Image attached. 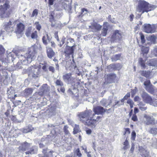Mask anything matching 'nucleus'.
I'll return each mask as SVG.
<instances>
[{"mask_svg": "<svg viewBox=\"0 0 157 157\" xmlns=\"http://www.w3.org/2000/svg\"><path fill=\"white\" fill-rule=\"evenodd\" d=\"M137 91V88L135 87L134 89H132L131 90V97L133 98L136 94Z\"/></svg>", "mask_w": 157, "mask_h": 157, "instance_id": "nucleus-49", "label": "nucleus"}, {"mask_svg": "<svg viewBox=\"0 0 157 157\" xmlns=\"http://www.w3.org/2000/svg\"><path fill=\"white\" fill-rule=\"evenodd\" d=\"M122 37L121 34L118 30L114 31L111 36L110 39L112 41H114L117 39H120Z\"/></svg>", "mask_w": 157, "mask_h": 157, "instance_id": "nucleus-11", "label": "nucleus"}, {"mask_svg": "<svg viewBox=\"0 0 157 157\" xmlns=\"http://www.w3.org/2000/svg\"><path fill=\"white\" fill-rule=\"evenodd\" d=\"M148 64L149 66H155L157 65V59H150Z\"/></svg>", "mask_w": 157, "mask_h": 157, "instance_id": "nucleus-22", "label": "nucleus"}, {"mask_svg": "<svg viewBox=\"0 0 157 157\" xmlns=\"http://www.w3.org/2000/svg\"><path fill=\"white\" fill-rule=\"evenodd\" d=\"M41 65L43 66L42 68L43 71L44 72H46L48 71L47 67L48 64L46 62L44 63H41Z\"/></svg>", "mask_w": 157, "mask_h": 157, "instance_id": "nucleus-36", "label": "nucleus"}, {"mask_svg": "<svg viewBox=\"0 0 157 157\" xmlns=\"http://www.w3.org/2000/svg\"><path fill=\"white\" fill-rule=\"evenodd\" d=\"M103 28L102 29L101 33L98 37L100 38L101 36H106L108 34V31L109 25L107 22L103 23Z\"/></svg>", "mask_w": 157, "mask_h": 157, "instance_id": "nucleus-8", "label": "nucleus"}, {"mask_svg": "<svg viewBox=\"0 0 157 157\" xmlns=\"http://www.w3.org/2000/svg\"><path fill=\"white\" fill-rule=\"evenodd\" d=\"M136 136V133L134 131L132 132L131 133V139L133 140H135Z\"/></svg>", "mask_w": 157, "mask_h": 157, "instance_id": "nucleus-48", "label": "nucleus"}, {"mask_svg": "<svg viewBox=\"0 0 157 157\" xmlns=\"http://www.w3.org/2000/svg\"><path fill=\"white\" fill-rule=\"evenodd\" d=\"M48 69L49 71H51L53 73L54 72L55 68L53 67L50 66L49 67Z\"/></svg>", "mask_w": 157, "mask_h": 157, "instance_id": "nucleus-60", "label": "nucleus"}, {"mask_svg": "<svg viewBox=\"0 0 157 157\" xmlns=\"http://www.w3.org/2000/svg\"><path fill=\"white\" fill-rule=\"evenodd\" d=\"M33 92V89L31 88H26L24 90V93L27 95H31Z\"/></svg>", "mask_w": 157, "mask_h": 157, "instance_id": "nucleus-26", "label": "nucleus"}, {"mask_svg": "<svg viewBox=\"0 0 157 157\" xmlns=\"http://www.w3.org/2000/svg\"><path fill=\"white\" fill-rule=\"evenodd\" d=\"M150 39L151 41H155L156 40V37L154 35H153L150 36Z\"/></svg>", "mask_w": 157, "mask_h": 157, "instance_id": "nucleus-53", "label": "nucleus"}, {"mask_svg": "<svg viewBox=\"0 0 157 157\" xmlns=\"http://www.w3.org/2000/svg\"><path fill=\"white\" fill-rule=\"evenodd\" d=\"M37 52L35 47L32 46L28 48L27 52L25 53L24 56H22V59L17 63L18 65L19 63H21L24 65H26L29 64L34 59L36 56Z\"/></svg>", "mask_w": 157, "mask_h": 157, "instance_id": "nucleus-2", "label": "nucleus"}, {"mask_svg": "<svg viewBox=\"0 0 157 157\" xmlns=\"http://www.w3.org/2000/svg\"><path fill=\"white\" fill-rule=\"evenodd\" d=\"M121 55V54H118L115 55L112 58V60L113 61H116L120 59Z\"/></svg>", "mask_w": 157, "mask_h": 157, "instance_id": "nucleus-31", "label": "nucleus"}, {"mask_svg": "<svg viewBox=\"0 0 157 157\" xmlns=\"http://www.w3.org/2000/svg\"><path fill=\"white\" fill-rule=\"evenodd\" d=\"M75 153L76 154V155L78 157H81L82 154L81 153L80 149L79 148H78L75 150Z\"/></svg>", "mask_w": 157, "mask_h": 157, "instance_id": "nucleus-40", "label": "nucleus"}, {"mask_svg": "<svg viewBox=\"0 0 157 157\" xmlns=\"http://www.w3.org/2000/svg\"><path fill=\"white\" fill-rule=\"evenodd\" d=\"M124 129L125 132H124V135H125L127 133H128V134H129L130 133V129L129 128H125Z\"/></svg>", "mask_w": 157, "mask_h": 157, "instance_id": "nucleus-54", "label": "nucleus"}, {"mask_svg": "<svg viewBox=\"0 0 157 157\" xmlns=\"http://www.w3.org/2000/svg\"><path fill=\"white\" fill-rule=\"evenodd\" d=\"M130 92H128L124 97L123 99L124 100H127L130 97Z\"/></svg>", "mask_w": 157, "mask_h": 157, "instance_id": "nucleus-52", "label": "nucleus"}, {"mask_svg": "<svg viewBox=\"0 0 157 157\" xmlns=\"http://www.w3.org/2000/svg\"><path fill=\"white\" fill-rule=\"evenodd\" d=\"M149 5V3L145 1H139L137 10L139 12H141L140 16L145 12H148L151 10Z\"/></svg>", "mask_w": 157, "mask_h": 157, "instance_id": "nucleus-4", "label": "nucleus"}, {"mask_svg": "<svg viewBox=\"0 0 157 157\" xmlns=\"http://www.w3.org/2000/svg\"><path fill=\"white\" fill-rule=\"evenodd\" d=\"M140 72L142 76L146 78L149 77L151 73V72L150 71H141Z\"/></svg>", "mask_w": 157, "mask_h": 157, "instance_id": "nucleus-21", "label": "nucleus"}, {"mask_svg": "<svg viewBox=\"0 0 157 157\" xmlns=\"http://www.w3.org/2000/svg\"><path fill=\"white\" fill-rule=\"evenodd\" d=\"M49 91V87L47 84H43L40 89V91L38 92V94L41 96H43Z\"/></svg>", "mask_w": 157, "mask_h": 157, "instance_id": "nucleus-9", "label": "nucleus"}, {"mask_svg": "<svg viewBox=\"0 0 157 157\" xmlns=\"http://www.w3.org/2000/svg\"><path fill=\"white\" fill-rule=\"evenodd\" d=\"M12 22L10 21H9L8 23L6 24L5 26V29L6 30H9V29H10L11 26L12 25Z\"/></svg>", "mask_w": 157, "mask_h": 157, "instance_id": "nucleus-38", "label": "nucleus"}, {"mask_svg": "<svg viewBox=\"0 0 157 157\" xmlns=\"http://www.w3.org/2000/svg\"><path fill=\"white\" fill-rule=\"evenodd\" d=\"M144 30L147 33H152L155 31V28L154 26H151L150 24H147L144 26Z\"/></svg>", "mask_w": 157, "mask_h": 157, "instance_id": "nucleus-13", "label": "nucleus"}, {"mask_svg": "<svg viewBox=\"0 0 157 157\" xmlns=\"http://www.w3.org/2000/svg\"><path fill=\"white\" fill-rule=\"evenodd\" d=\"M135 145L134 143H132V144L131 147L130 149V151L131 153H132L134 150Z\"/></svg>", "mask_w": 157, "mask_h": 157, "instance_id": "nucleus-58", "label": "nucleus"}, {"mask_svg": "<svg viewBox=\"0 0 157 157\" xmlns=\"http://www.w3.org/2000/svg\"><path fill=\"white\" fill-rule=\"evenodd\" d=\"M10 5L9 1L6 2L3 5L0 6V16L3 17L6 14V16L9 17L12 12L11 9H9Z\"/></svg>", "mask_w": 157, "mask_h": 157, "instance_id": "nucleus-5", "label": "nucleus"}, {"mask_svg": "<svg viewBox=\"0 0 157 157\" xmlns=\"http://www.w3.org/2000/svg\"><path fill=\"white\" fill-rule=\"evenodd\" d=\"M140 99V98L138 96H136L134 98V100L135 101H138Z\"/></svg>", "mask_w": 157, "mask_h": 157, "instance_id": "nucleus-62", "label": "nucleus"}, {"mask_svg": "<svg viewBox=\"0 0 157 157\" xmlns=\"http://www.w3.org/2000/svg\"><path fill=\"white\" fill-rule=\"evenodd\" d=\"M146 90L151 94H153L155 92L154 86L151 84L147 88H145Z\"/></svg>", "mask_w": 157, "mask_h": 157, "instance_id": "nucleus-23", "label": "nucleus"}, {"mask_svg": "<svg viewBox=\"0 0 157 157\" xmlns=\"http://www.w3.org/2000/svg\"><path fill=\"white\" fill-rule=\"evenodd\" d=\"M143 101L145 103L152 105L154 103V99L146 92L143 93L141 95Z\"/></svg>", "mask_w": 157, "mask_h": 157, "instance_id": "nucleus-7", "label": "nucleus"}, {"mask_svg": "<svg viewBox=\"0 0 157 157\" xmlns=\"http://www.w3.org/2000/svg\"><path fill=\"white\" fill-rule=\"evenodd\" d=\"M86 11V12H88V10L87 9H85V8H82L81 9V12L80 13V14L78 16V17H82L84 16V14H83V13L84 11Z\"/></svg>", "mask_w": 157, "mask_h": 157, "instance_id": "nucleus-41", "label": "nucleus"}, {"mask_svg": "<svg viewBox=\"0 0 157 157\" xmlns=\"http://www.w3.org/2000/svg\"><path fill=\"white\" fill-rule=\"evenodd\" d=\"M86 133L88 135H90L92 133V131L91 129L87 128L86 130Z\"/></svg>", "mask_w": 157, "mask_h": 157, "instance_id": "nucleus-59", "label": "nucleus"}, {"mask_svg": "<svg viewBox=\"0 0 157 157\" xmlns=\"http://www.w3.org/2000/svg\"><path fill=\"white\" fill-rule=\"evenodd\" d=\"M49 154L45 155L42 157H52V152L50 151H49Z\"/></svg>", "mask_w": 157, "mask_h": 157, "instance_id": "nucleus-55", "label": "nucleus"}, {"mask_svg": "<svg viewBox=\"0 0 157 157\" xmlns=\"http://www.w3.org/2000/svg\"><path fill=\"white\" fill-rule=\"evenodd\" d=\"M144 117L146 119L147 124L149 125L155 123V119L152 118L151 116L145 114L144 115Z\"/></svg>", "mask_w": 157, "mask_h": 157, "instance_id": "nucleus-16", "label": "nucleus"}, {"mask_svg": "<svg viewBox=\"0 0 157 157\" xmlns=\"http://www.w3.org/2000/svg\"><path fill=\"white\" fill-rule=\"evenodd\" d=\"M25 28V25L22 23L20 22L17 25L16 31L19 33H21L24 31Z\"/></svg>", "mask_w": 157, "mask_h": 157, "instance_id": "nucleus-15", "label": "nucleus"}, {"mask_svg": "<svg viewBox=\"0 0 157 157\" xmlns=\"http://www.w3.org/2000/svg\"><path fill=\"white\" fill-rule=\"evenodd\" d=\"M131 120L134 122H136L138 121L137 117L136 114H133L131 117Z\"/></svg>", "mask_w": 157, "mask_h": 157, "instance_id": "nucleus-43", "label": "nucleus"}, {"mask_svg": "<svg viewBox=\"0 0 157 157\" xmlns=\"http://www.w3.org/2000/svg\"><path fill=\"white\" fill-rule=\"evenodd\" d=\"M30 36L32 39H36L38 37L37 32L36 30L32 33Z\"/></svg>", "mask_w": 157, "mask_h": 157, "instance_id": "nucleus-29", "label": "nucleus"}, {"mask_svg": "<svg viewBox=\"0 0 157 157\" xmlns=\"http://www.w3.org/2000/svg\"><path fill=\"white\" fill-rule=\"evenodd\" d=\"M28 130V131L29 132H30L32 131L33 130V128L31 125L30 126H29L28 127V128L27 129Z\"/></svg>", "mask_w": 157, "mask_h": 157, "instance_id": "nucleus-64", "label": "nucleus"}, {"mask_svg": "<svg viewBox=\"0 0 157 157\" xmlns=\"http://www.w3.org/2000/svg\"><path fill=\"white\" fill-rule=\"evenodd\" d=\"M145 62L146 60H144L142 58H140L139 59L138 62L141 67L144 68H145L146 67Z\"/></svg>", "mask_w": 157, "mask_h": 157, "instance_id": "nucleus-24", "label": "nucleus"}, {"mask_svg": "<svg viewBox=\"0 0 157 157\" xmlns=\"http://www.w3.org/2000/svg\"><path fill=\"white\" fill-rule=\"evenodd\" d=\"M5 49L3 46L0 45V57L3 56V54L5 53Z\"/></svg>", "mask_w": 157, "mask_h": 157, "instance_id": "nucleus-37", "label": "nucleus"}, {"mask_svg": "<svg viewBox=\"0 0 157 157\" xmlns=\"http://www.w3.org/2000/svg\"><path fill=\"white\" fill-rule=\"evenodd\" d=\"M139 108L142 111H145L147 109V107H144L145 104L142 102H140L138 104Z\"/></svg>", "mask_w": 157, "mask_h": 157, "instance_id": "nucleus-28", "label": "nucleus"}, {"mask_svg": "<svg viewBox=\"0 0 157 157\" xmlns=\"http://www.w3.org/2000/svg\"><path fill=\"white\" fill-rule=\"evenodd\" d=\"M144 84L145 86L146 87H147L151 85V83L150 81L149 80H146L144 82Z\"/></svg>", "mask_w": 157, "mask_h": 157, "instance_id": "nucleus-45", "label": "nucleus"}, {"mask_svg": "<svg viewBox=\"0 0 157 157\" xmlns=\"http://www.w3.org/2000/svg\"><path fill=\"white\" fill-rule=\"evenodd\" d=\"M90 28L92 29H95L97 31H99L101 29L102 26L97 23L95 22L90 26Z\"/></svg>", "mask_w": 157, "mask_h": 157, "instance_id": "nucleus-18", "label": "nucleus"}, {"mask_svg": "<svg viewBox=\"0 0 157 157\" xmlns=\"http://www.w3.org/2000/svg\"><path fill=\"white\" fill-rule=\"evenodd\" d=\"M72 74L71 73L66 74L63 76V78L64 80L69 81L71 80Z\"/></svg>", "mask_w": 157, "mask_h": 157, "instance_id": "nucleus-25", "label": "nucleus"}, {"mask_svg": "<svg viewBox=\"0 0 157 157\" xmlns=\"http://www.w3.org/2000/svg\"><path fill=\"white\" fill-rule=\"evenodd\" d=\"M40 74V71L39 70H37V71L36 72H33L32 75L33 78H37L39 76Z\"/></svg>", "mask_w": 157, "mask_h": 157, "instance_id": "nucleus-32", "label": "nucleus"}, {"mask_svg": "<svg viewBox=\"0 0 157 157\" xmlns=\"http://www.w3.org/2000/svg\"><path fill=\"white\" fill-rule=\"evenodd\" d=\"M107 109L100 106L94 107L92 110L91 109L86 110L83 112L80 113L78 115L79 121L85 125L89 127L92 128H95L97 124L102 121V117L97 116L95 119L96 114L103 115Z\"/></svg>", "mask_w": 157, "mask_h": 157, "instance_id": "nucleus-1", "label": "nucleus"}, {"mask_svg": "<svg viewBox=\"0 0 157 157\" xmlns=\"http://www.w3.org/2000/svg\"><path fill=\"white\" fill-rule=\"evenodd\" d=\"M76 45L74 44L72 46L70 47L67 45L66 47V49L64 52L65 55L68 56H69L70 55H71L72 60L74 63H75L74 57V53L75 49V48Z\"/></svg>", "mask_w": 157, "mask_h": 157, "instance_id": "nucleus-6", "label": "nucleus"}, {"mask_svg": "<svg viewBox=\"0 0 157 157\" xmlns=\"http://www.w3.org/2000/svg\"><path fill=\"white\" fill-rule=\"evenodd\" d=\"M139 34L140 36L141 44H144L145 43L146 41L144 36L142 33H139Z\"/></svg>", "mask_w": 157, "mask_h": 157, "instance_id": "nucleus-30", "label": "nucleus"}, {"mask_svg": "<svg viewBox=\"0 0 157 157\" xmlns=\"http://www.w3.org/2000/svg\"><path fill=\"white\" fill-rule=\"evenodd\" d=\"M123 145L124 146L123 147V149L125 150L127 149L128 148L129 145L128 142L127 140H126L123 143Z\"/></svg>", "mask_w": 157, "mask_h": 157, "instance_id": "nucleus-35", "label": "nucleus"}, {"mask_svg": "<svg viewBox=\"0 0 157 157\" xmlns=\"http://www.w3.org/2000/svg\"><path fill=\"white\" fill-rule=\"evenodd\" d=\"M79 125H75V127L74 128V130L73 131V134H75L79 132Z\"/></svg>", "mask_w": 157, "mask_h": 157, "instance_id": "nucleus-34", "label": "nucleus"}, {"mask_svg": "<svg viewBox=\"0 0 157 157\" xmlns=\"http://www.w3.org/2000/svg\"><path fill=\"white\" fill-rule=\"evenodd\" d=\"M68 127L67 125L64 126L63 127L64 132L66 135H68L69 134V131L68 130Z\"/></svg>", "mask_w": 157, "mask_h": 157, "instance_id": "nucleus-46", "label": "nucleus"}, {"mask_svg": "<svg viewBox=\"0 0 157 157\" xmlns=\"http://www.w3.org/2000/svg\"><path fill=\"white\" fill-rule=\"evenodd\" d=\"M157 129L156 128H151L149 131V132L151 134L155 135L157 133Z\"/></svg>", "mask_w": 157, "mask_h": 157, "instance_id": "nucleus-47", "label": "nucleus"}, {"mask_svg": "<svg viewBox=\"0 0 157 157\" xmlns=\"http://www.w3.org/2000/svg\"><path fill=\"white\" fill-rule=\"evenodd\" d=\"M46 52L48 57L50 59H52L55 54V52L51 48H47Z\"/></svg>", "mask_w": 157, "mask_h": 157, "instance_id": "nucleus-17", "label": "nucleus"}, {"mask_svg": "<svg viewBox=\"0 0 157 157\" xmlns=\"http://www.w3.org/2000/svg\"><path fill=\"white\" fill-rule=\"evenodd\" d=\"M55 15V13L54 11L50 12L49 15V22L51 23V26L52 27H54L55 25V24L53 23L56 21Z\"/></svg>", "mask_w": 157, "mask_h": 157, "instance_id": "nucleus-12", "label": "nucleus"}, {"mask_svg": "<svg viewBox=\"0 0 157 157\" xmlns=\"http://www.w3.org/2000/svg\"><path fill=\"white\" fill-rule=\"evenodd\" d=\"M117 75L114 73H110L106 76V81L108 83H112L115 82L117 78Z\"/></svg>", "mask_w": 157, "mask_h": 157, "instance_id": "nucleus-10", "label": "nucleus"}, {"mask_svg": "<svg viewBox=\"0 0 157 157\" xmlns=\"http://www.w3.org/2000/svg\"><path fill=\"white\" fill-rule=\"evenodd\" d=\"M56 0H48V4L49 6H51L53 5L54 4V2Z\"/></svg>", "mask_w": 157, "mask_h": 157, "instance_id": "nucleus-57", "label": "nucleus"}, {"mask_svg": "<svg viewBox=\"0 0 157 157\" xmlns=\"http://www.w3.org/2000/svg\"><path fill=\"white\" fill-rule=\"evenodd\" d=\"M30 146V144L26 142H25L21 144L18 147L19 151L21 152H23L28 150L25 152L26 155L34 154L35 153V149L33 147L29 149Z\"/></svg>", "mask_w": 157, "mask_h": 157, "instance_id": "nucleus-3", "label": "nucleus"}, {"mask_svg": "<svg viewBox=\"0 0 157 157\" xmlns=\"http://www.w3.org/2000/svg\"><path fill=\"white\" fill-rule=\"evenodd\" d=\"M134 15L132 14V13L130 14L129 17V18L130 19V21H133V19L134 18Z\"/></svg>", "mask_w": 157, "mask_h": 157, "instance_id": "nucleus-61", "label": "nucleus"}, {"mask_svg": "<svg viewBox=\"0 0 157 157\" xmlns=\"http://www.w3.org/2000/svg\"><path fill=\"white\" fill-rule=\"evenodd\" d=\"M58 31L55 32L54 33V37L56 39V40L58 41H59V39L58 35Z\"/></svg>", "mask_w": 157, "mask_h": 157, "instance_id": "nucleus-51", "label": "nucleus"}, {"mask_svg": "<svg viewBox=\"0 0 157 157\" xmlns=\"http://www.w3.org/2000/svg\"><path fill=\"white\" fill-rule=\"evenodd\" d=\"M110 66L111 68L114 70H119L122 67L120 63L110 64Z\"/></svg>", "mask_w": 157, "mask_h": 157, "instance_id": "nucleus-19", "label": "nucleus"}, {"mask_svg": "<svg viewBox=\"0 0 157 157\" xmlns=\"http://www.w3.org/2000/svg\"><path fill=\"white\" fill-rule=\"evenodd\" d=\"M139 112V110L136 107L134 108V114H136L138 113Z\"/></svg>", "mask_w": 157, "mask_h": 157, "instance_id": "nucleus-63", "label": "nucleus"}, {"mask_svg": "<svg viewBox=\"0 0 157 157\" xmlns=\"http://www.w3.org/2000/svg\"><path fill=\"white\" fill-rule=\"evenodd\" d=\"M51 40V38L50 37L48 34H46V36H43L42 38L43 42L44 44L47 45L48 44L47 40L50 42Z\"/></svg>", "mask_w": 157, "mask_h": 157, "instance_id": "nucleus-20", "label": "nucleus"}, {"mask_svg": "<svg viewBox=\"0 0 157 157\" xmlns=\"http://www.w3.org/2000/svg\"><path fill=\"white\" fill-rule=\"evenodd\" d=\"M35 24L36 25V29L38 30V31H40L41 28V26L39 24V22L36 21L35 22Z\"/></svg>", "mask_w": 157, "mask_h": 157, "instance_id": "nucleus-42", "label": "nucleus"}, {"mask_svg": "<svg viewBox=\"0 0 157 157\" xmlns=\"http://www.w3.org/2000/svg\"><path fill=\"white\" fill-rule=\"evenodd\" d=\"M32 28L31 27H29L28 28L25 33V34L27 37H29L30 36L32 33Z\"/></svg>", "mask_w": 157, "mask_h": 157, "instance_id": "nucleus-27", "label": "nucleus"}, {"mask_svg": "<svg viewBox=\"0 0 157 157\" xmlns=\"http://www.w3.org/2000/svg\"><path fill=\"white\" fill-rule=\"evenodd\" d=\"M127 103L129 105L131 109H132L133 108L134 103L132 100L130 99H128L127 101Z\"/></svg>", "mask_w": 157, "mask_h": 157, "instance_id": "nucleus-44", "label": "nucleus"}, {"mask_svg": "<svg viewBox=\"0 0 157 157\" xmlns=\"http://www.w3.org/2000/svg\"><path fill=\"white\" fill-rule=\"evenodd\" d=\"M56 86L62 87L63 86V82L60 80L57 79L55 82Z\"/></svg>", "mask_w": 157, "mask_h": 157, "instance_id": "nucleus-33", "label": "nucleus"}, {"mask_svg": "<svg viewBox=\"0 0 157 157\" xmlns=\"http://www.w3.org/2000/svg\"><path fill=\"white\" fill-rule=\"evenodd\" d=\"M38 13V10L36 9H35L33 11L31 17H33L35 16H36L37 15Z\"/></svg>", "mask_w": 157, "mask_h": 157, "instance_id": "nucleus-50", "label": "nucleus"}, {"mask_svg": "<svg viewBox=\"0 0 157 157\" xmlns=\"http://www.w3.org/2000/svg\"><path fill=\"white\" fill-rule=\"evenodd\" d=\"M10 119L12 121H16V117L15 116L12 115L10 116Z\"/></svg>", "mask_w": 157, "mask_h": 157, "instance_id": "nucleus-56", "label": "nucleus"}, {"mask_svg": "<svg viewBox=\"0 0 157 157\" xmlns=\"http://www.w3.org/2000/svg\"><path fill=\"white\" fill-rule=\"evenodd\" d=\"M137 42L139 46L141 48V51L142 52V53L143 55L147 54L149 50V48L148 47H145L144 46L142 45L139 44V42L137 39Z\"/></svg>", "mask_w": 157, "mask_h": 157, "instance_id": "nucleus-14", "label": "nucleus"}, {"mask_svg": "<svg viewBox=\"0 0 157 157\" xmlns=\"http://www.w3.org/2000/svg\"><path fill=\"white\" fill-rule=\"evenodd\" d=\"M66 38L65 37V36H63L61 40V42H60V43L58 44V46L60 47H61L64 44L65 42Z\"/></svg>", "mask_w": 157, "mask_h": 157, "instance_id": "nucleus-39", "label": "nucleus"}]
</instances>
